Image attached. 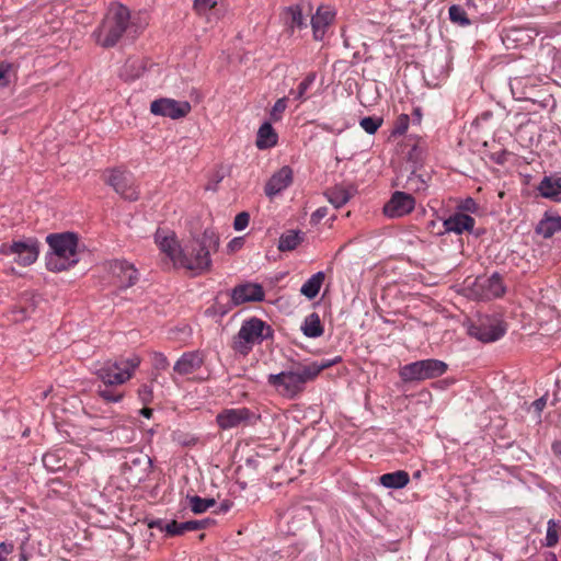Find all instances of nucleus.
Returning a JSON list of instances; mask_svg holds the SVG:
<instances>
[{
	"instance_id": "obj_45",
	"label": "nucleus",
	"mask_w": 561,
	"mask_h": 561,
	"mask_svg": "<svg viewBox=\"0 0 561 561\" xmlns=\"http://www.w3.org/2000/svg\"><path fill=\"white\" fill-rule=\"evenodd\" d=\"M250 221V215L247 211L239 213L233 220V228L237 231L244 230Z\"/></svg>"
},
{
	"instance_id": "obj_46",
	"label": "nucleus",
	"mask_w": 561,
	"mask_h": 561,
	"mask_svg": "<svg viewBox=\"0 0 561 561\" xmlns=\"http://www.w3.org/2000/svg\"><path fill=\"white\" fill-rule=\"evenodd\" d=\"M139 399L144 404H147L152 399V388L149 385H142L138 390Z\"/></svg>"
},
{
	"instance_id": "obj_6",
	"label": "nucleus",
	"mask_w": 561,
	"mask_h": 561,
	"mask_svg": "<svg viewBox=\"0 0 561 561\" xmlns=\"http://www.w3.org/2000/svg\"><path fill=\"white\" fill-rule=\"evenodd\" d=\"M270 336H272L271 327L257 318H252L242 323L234 339L233 348L245 355L253 345L262 343Z\"/></svg>"
},
{
	"instance_id": "obj_25",
	"label": "nucleus",
	"mask_w": 561,
	"mask_h": 561,
	"mask_svg": "<svg viewBox=\"0 0 561 561\" xmlns=\"http://www.w3.org/2000/svg\"><path fill=\"white\" fill-rule=\"evenodd\" d=\"M278 136L270 122H264L256 135V147L259 149H270L277 145Z\"/></svg>"
},
{
	"instance_id": "obj_41",
	"label": "nucleus",
	"mask_w": 561,
	"mask_h": 561,
	"mask_svg": "<svg viewBox=\"0 0 561 561\" xmlns=\"http://www.w3.org/2000/svg\"><path fill=\"white\" fill-rule=\"evenodd\" d=\"M409 124H410V117L409 115L407 114H400L394 124H393V127H392V130H391V135L392 136H401L403 135L408 128H409Z\"/></svg>"
},
{
	"instance_id": "obj_22",
	"label": "nucleus",
	"mask_w": 561,
	"mask_h": 561,
	"mask_svg": "<svg viewBox=\"0 0 561 561\" xmlns=\"http://www.w3.org/2000/svg\"><path fill=\"white\" fill-rule=\"evenodd\" d=\"M476 220L470 215L462 211L455 213L444 220V228L446 232H455L461 234L465 231L471 232L473 230Z\"/></svg>"
},
{
	"instance_id": "obj_3",
	"label": "nucleus",
	"mask_w": 561,
	"mask_h": 561,
	"mask_svg": "<svg viewBox=\"0 0 561 561\" xmlns=\"http://www.w3.org/2000/svg\"><path fill=\"white\" fill-rule=\"evenodd\" d=\"M133 26L128 8L121 3H113L110 5L101 24L93 31L92 37L99 46L111 48Z\"/></svg>"
},
{
	"instance_id": "obj_1",
	"label": "nucleus",
	"mask_w": 561,
	"mask_h": 561,
	"mask_svg": "<svg viewBox=\"0 0 561 561\" xmlns=\"http://www.w3.org/2000/svg\"><path fill=\"white\" fill-rule=\"evenodd\" d=\"M141 359L138 355L116 360H106L95 368V376L100 381L96 393L105 402L117 403L124 398V392L117 386L127 382L139 367Z\"/></svg>"
},
{
	"instance_id": "obj_59",
	"label": "nucleus",
	"mask_w": 561,
	"mask_h": 561,
	"mask_svg": "<svg viewBox=\"0 0 561 561\" xmlns=\"http://www.w3.org/2000/svg\"><path fill=\"white\" fill-rule=\"evenodd\" d=\"M241 245V239L240 238H234L232 239L228 247L231 249V250H234L237 247H240Z\"/></svg>"
},
{
	"instance_id": "obj_18",
	"label": "nucleus",
	"mask_w": 561,
	"mask_h": 561,
	"mask_svg": "<svg viewBox=\"0 0 561 561\" xmlns=\"http://www.w3.org/2000/svg\"><path fill=\"white\" fill-rule=\"evenodd\" d=\"M205 355L201 351L184 352L173 365L174 374L188 376L201 369L204 365Z\"/></svg>"
},
{
	"instance_id": "obj_57",
	"label": "nucleus",
	"mask_w": 561,
	"mask_h": 561,
	"mask_svg": "<svg viewBox=\"0 0 561 561\" xmlns=\"http://www.w3.org/2000/svg\"><path fill=\"white\" fill-rule=\"evenodd\" d=\"M413 122L420 124L422 119V111L420 107H415L412 113Z\"/></svg>"
},
{
	"instance_id": "obj_13",
	"label": "nucleus",
	"mask_w": 561,
	"mask_h": 561,
	"mask_svg": "<svg viewBox=\"0 0 561 561\" xmlns=\"http://www.w3.org/2000/svg\"><path fill=\"white\" fill-rule=\"evenodd\" d=\"M192 111L188 101H178L170 98H160L151 102L150 112L154 116L180 119L187 116Z\"/></svg>"
},
{
	"instance_id": "obj_53",
	"label": "nucleus",
	"mask_w": 561,
	"mask_h": 561,
	"mask_svg": "<svg viewBox=\"0 0 561 561\" xmlns=\"http://www.w3.org/2000/svg\"><path fill=\"white\" fill-rule=\"evenodd\" d=\"M231 507H232V502L230 500H224L219 504V506H218L216 512H218V513H227V512H229L231 510Z\"/></svg>"
},
{
	"instance_id": "obj_29",
	"label": "nucleus",
	"mask_w": 561,
	"mask_h": 561,
	"mask_svg": "<svg viewBox=\"0 0 561 561\" xmlns=\"http://www.w3.org/2000/svg\"><path fill=\"white\" fill-rule=\"evenodd\" d=\"M301 331L305 336L310 339H316L323 334L324 329L317 312H312L305 318Z\"/></svg>"
},
{
	"instance_id": "obj_2",
	"label": "nucleus",
	"mask_w": 561,
	"mask_h": 561,
	"mask_svg": "<svg viewBox=\"0 0 561 561\" xmlns=\"http://www.w3.org/2000/svg\"><path fill=\"white\" fill-rule=\"evenodd\" d=\"M219 248V237L211 228L204 230L201 237L188 241L182 249L179 267L202 272L211 264L210 254Z\"/></svg>"
},
{
	"instance_id": "obj_35",
	"label": "nucleus",
	"mask_w": 561,
	"mask_h": 561,
	"mask_svg": "<svg viewBox=\"0 0 561 561\" xmlns=\"http://www.w3.org/2000/svg\"><path fill=\"white\" fill-rule=\"evenodd\" d=\"M301 242V237L297 231H288L283 233L278 240V250L282 252L291 251L296 249Z\"/></svg>"
},
{
	"instance_id": "obj_24",
	"label": "nucleus",
	"mask_w": 561,
	"mask_h": 561,
	"mask_svg": "<svg viewBox=\"0 0 561 561\" xmlns=\"http://www.w3.org/2000/svg\"><path fill=\"white\" fill-rule=\"evenodd\" d=\"M535 231L545 239L551 238L557 232H561V216L546 213L537 224Z\"/></svg>"
},
{
	"instance_id": "obj_30",
	"label": "nucleus",
	"mask_w": 561,
	"mask_h": 561,
	"mask_svg": "<svg viewBox=\"0 0 561 561\" xmlns=\"http://www.w3.org/2000/svg\"><path fill=\"white\" fill-rule=\"evenodd\" d=\"M325 275L323 272H317L309 277L301 286L300 294L308 299H313L318 296L320 288L323 284Z\"/></svg>"
},
{
	"instance_id": "obj_23",
	"label": "nucleus",
	"mask_w": 561,
	"mask_h": 561,
	"mask_svg": "<svg viewBox=\"0 0 561 561\" xmlns=\"http://www.w3.org/2000/svg\"><path fill=\"white\" fill-rule=\"evenodd\" d=\"M538 191L545 198L561 202V175L545 176L538 186Z\"/></svg>"
},
{
	"instance_id": "obj_43",
	"label": "nucleus",
	"mask_w": 561,
	"mask_h": 561,
	"mask_svg": "<svg viewBox=\"0 0 561 561\" xmlns=\"http://www.w3.org/2000/svg\"><path fill=\"white\" fill-rule=\"evenodd\" d=\"M151 363L156 370L164 371L169 368L170 363L167 356L161 352H153L151 355Z\"/></svg>"
},
{
	"instance_id": "obj_5",
	"label": "nucleus",
	"mask_w": 561,
	"mask_h": 561,
	"mask_svg": "<svg viewBox=\"0 0 561 561\" xmlns=\"http://www.w3.org/2000/svg\"><path fill=\"white\" fill-rule=\"evenodd\" d=\"M309 381L311 379L302 364L267 376V385L288 400L297 399L305 391Z\"/></svg>"
},
{
	"instance_id": "obj_19",
	"label": "nucleus",
	"mask_w": 561,
	"mask_h": 561,
	"mask_svg": "<svg viewBox=\"0 0 561 561\" xmlns=\"http://www.w3.org/2000/svg\"><path fill=\"white\" fill-rule=\"evenodd\" d=\"M264 290L260 284L245 283L236 286L231 291V301L234 306L244 302H256L264 300Z\"/></svg>"
},
{
	"instance_id": "obj_33",
	"label": "nucleus",
	"mask_w": 561,
	"mask_h": 561,
	"mask_svg": "<svg viewBox=\"0 0 561 561\" xmlns=\"http://www.w3.org/2000/svg\"><path fill=\"white\" fill-rule=\"evenodd\" d=\"M342 360L341 356H335L334 358H324L321 360L312 362L310 364H302L307 374L309 375L311 381L318 377V375L331 366L340 363Z\"/></svg>"
},
{
	"instance_id": "obj_9",
	"label": "nucleus",
	"mask_w": 561,
	"mask_h": 561,
	"mask_svg": "<svg viewBox=\"0 0 561 561\" xmlns=\"http://www.w3.org/2000/svg\"><path fill=\"white\" fill-rule=\"evenodd\" d=\"M506 333V327L496 317L481 316L468 324V334L483 343L500 340Z\"/></svg>"
},
{
	"instance_id": "obj_40",
	"label": "nucleus",
	"mask_w": 561,
	"mask_h": 561,
	"mask_svg": "<svg viewBox=\"0 0 561 561\" xmlns=\"http://www.w3.org/2000/svg\"><path fill=\"white\" fill-rule=\"evenodd\" d=\"M382 119L371 116L363 117L359 121V126L369 135H374L381 126Z\"/></svg>"
},
{
	"instance_id": "obj_47",
	"label": "nucleus",
	"mask_w": 561,
	"mask_h": 561,
	"mask_svg": "<svg viewBox=\"0 0 561 561\" xmlns=\"http://www.w3.org/2000/svg\"><path fill=\"white\" fill-rule=\"evenodd\" d=\"M420 139L417 138V141L412 145L411 150L409 151V160L413 162H417L422 159L423 149L419 146Z\"/></svg>"
},
{
	"instance_id": "obj_39",
	"label": "nucleus",
	"mask_w": 561,
	"mask_h": 561,
	"mask_svg": "<svg viewBox=\"0 0 561 561\" xmlns=\"http://www.w3.org/2000/svg\"><path fill=\"white\" fill-rule=\"evenodd\" d=\"M43 465L47 470L53 472L60 470L65 466L62 460L59 457H57L55 453L44 454Z\"/></svg>"
},
{
	"instance_id": "obj_48",
	"label": "nucleus",
	"mask_w": 561,
	"mask_h": 561,
	"mask_svg": "<svg viewBox=\"0 0 561 561\" xmlns=\"http://www.w3.org/2000/svg\"><path fill=\"white\" fill-rule=\"evenodd\" d=\"M328 207H319L317 208L312 214L310 221L312 225H318L327 215H328Z\"/></svg>"
},
{
	"instance_id": "obj_34",
	"label": "nucleus",
	"mask_w": 561,
	"mask_h": 561,
	"mask_svg": "<svg viewBox=\"0 0 561 561\" xmlns=\"http://www.w3.org/2000/svg\"><path fill=\"white\" fill-rule=\"evenodd\" d=\"M317 79L316 72H309L304 80L298 84L297 90H290L289 94L294 95V99L301 102H305L308 96V91L313 85Z\"/></svg>"
},
{
	"instance_id": "obj_64",
	"label": "nucleus",
	"mask_w": 561,
	"mask_h": 561,
	"mask_svg": "<svg viewBox=\"0 0 561 561\" xmlns=\"http://www.w3.org/2000/svg\"><path fill=\"white\" fill-rule=\"evenodd\" d=\"M0 561H5V560L0 556Z\"/></svg>"
},
{
	"instance_id": "obj_51",
	"label": "nucleus",
	"mask_w": 561,
	"mask_h": 561,
	"mask_svg": "<svg viewBox=\"0 0 561 561\" xmlns=\"http://www.w3.org/2000/svg\"><path fill=\"white\" fill-rule=\"evenodd\" d=\"M14 550V545L11 541H2L0 543V556H8Z\"/></svg>"
},
{
	"instance_id": "obj_62",
	"label": "nucleus",
	"mask_w": 561,
	"mask_h": 561,
	"mask_svg": "<svg viewBox=\"0 0 561 561\" xmlns=\"http://www.w3.org/2000/svg\"><path fill=\"white\" fill-rule=\"evenodd\" d=\"M321 128L323 130L333 131V129L329 125H327V124L321 125Z\"/></svg>"
},
{
	"instance_id": "obj_49",
	"label": "nucleus",
	"mask_w": 561,
	"mask_h": 561,
	"mask_svg": "<svg viewBox=\"0 0 561 561\" xmlns=\"http://www.w3.org/2000/svg\"><path fill=\"white\" fill-rule=\"evenodd\" d=\"M11 65L9 64H1L0 65V85L7 87L9 84V79L7 77V73L10 71Z\"/></svg>"
},
{
	"instance_id": "obj_32",
	"label": "nucleus",
	"mask_w": 561,
	"mask_h": 561,
	"mask_svg": "<svg viewBox=\"0 0 561 561\" xmlns=\"http://www.w3.org/2000/svg\"><path fill=\"white\" fill-rule=\"evenodd\" d=\"M328 202L335 208L343 207L350 199L351 193L343 186H334L324 193Z\"/></svg>"
},
{
	"instance_id": "obj_11",
	"label": "nucleus",
	"mask_w": 561,
	"mask_h": 561,
	"mask_svg": "<svg viewBox=\"0 0 561 561\" xmlns=\"http://www.w3.org/2000/svg\"><path fill=\"white\" fill-rule=\"evenodd\" d=\"M104 181L124 199L135 202L139 198L134 176L129 172L122 169H108L104 172Z\"/></svg>"
},
{
	"instance_id": "obj_20",
	"label": "nucleus",
	"mask_w": 561,
	"mask_h": 561,
	"mask_svg": "<svg viewBox=\"0 0 561 561\" xmlns=\"http://www.w3.org/2000/svg\"><path fill=\"white\" fill-rule=\"evenodd\" d=\"M113 274L119 279L122 288H128L133 286L138 279V272L127 261L116 260L111 264Z\"/></svg>"
},
{
	"instance_id": "obj_58",
	"label": "nucleus",
	"mask_w": 561,
	"mask_h": 561,
	"mask_svg": "<svg viewBox=\"0 0 561 561\" xmlns=\"http://www.w3.org/2000/svg\"><path fill=\"white\" fill-rule=\"evenodd\" d=\"M414 181L420 182V185L416 186V190H424L426 187L424 180H422L420 176H411L409 179V182H411V183Z\"/></svg>"
},
{
	"instance_id": "obj_10",
	"label": "nucleus",
	"mask_w": 561,
	"mask_h": 561,
	"mask_svg": "<svg viewBox=\"0 0 561 561\" xmlns=\"http://www.w3.org/2000/svg\"><path fill=\"white\" fill-rule=\"evenodd\" d=\"M0 254L13 256L14 262L21 266H28L36 262L39 254L38 241L34 238L3 243L0 245Z\"/></svg>"
},
{
	"instance_id": "obj_31",
	"label": "nucleus",
	"mask_w": 561,
	"mask_h": 561,
	"mask_svg": "<svg viewBox=\"0 0 561 561\" xmlns=\"http://www.w3.org/2000/svg\"><path fill=\"white\" fill-rule=\"evenodd\" d=\"M286 24L294 31L295 28L301 30L307 27L306 20L302 14L300 5L295 4L285 9Z\"/></svg>"
},
{
	"instance_id": "obj_42",
	"label": "nucleus",
	"mask_w": 561,
	"mask_h": 561,
	"mask_svg": "<svg viewBox=\"0 0 561 561\" xmlns=\"http://www.w3.org/2000/svg\"><path fill=\"white\" fill-rule=\"evenodd\" d=\"M286 107H287V98L284 96V98L278 99L274 103V105H273V107H272V110L270 112L271 118L274 122L280 121L282 116H283V113L285 112Z\"/></svg>"
},
{
	"instance_id": "obj_4",
	"label": "nucleus",
	"mask_w": 561,
	"mask_h": 561,
	"mask_svg": "<svg viewBox=\"0 0 561 561\" xmlns=\"http://www.w3.org/2000/svg\"><path fill=\"white\" fill-rule=\"evenodd\" d=\"M46 242L50 249L45 257L48 271L62 272L79 262L78 237L76 233H50L46 237Z\"/></svg>"
},
{
	"instance_id": "obj_7",
	"label": "nucleus",
	"mask_w": 561,
	"mask_h": 561,
	"mask_svg": "<svg viewBox=\"0 0 561 561\" xmlns=\"http://www.w3.org/2000/svg\"><path fill=\"white\" fill-rule=\"evenodd\" d=\"M448 369V365L436 358L416 360L403 365L399 369V376L404 382L423 381L443 376Z\"/></svg>"
},
{
	"instance_id": "obj_14",
	"label": "nucleus",
	"mask_w": 561,
	"mask_h": 561,
	"mask_svg": "<svg viewBox=\"0 0 561 561\" xmlns=\"http://www.w3.org/2000/svg\"><path fill=\"white\" fill-rule=\"evenodd\" d=\"M473 294L480 300H490L501 297L505 293L503 279L499 273L490 276H479L473 283Z\"/></svg>"
},
{
	"instance_id": "obj_44",
	"label": "nucleus",
	"mask_w": 561,
	"mask_h": 561,
	"mask_svg": "<svg viewBox=\"0 0 561 561\" xmlns=\"http://www.w3.org/2000/svg\"><path fill=\"white\" fill-rule=\"evenodd\" d=\"M218 3V0H194V10L198 14H206L209 10L215 8Z\"/></svg>"
},
{
	"instance_id": "obj_52",
	"label": "nucleus",
	"mask_w": 561,
	"mask_h": 561,
	"mask_svg": "<svg viewBox=\"0 0 561 561\" xmlns=\"http://www.w3.org/2000/svg\"><path fill=\"white\" fill-rule=\"evenodd\" d=\"M165 526H168V523H165L162 519H154L149 523L150 528H156V529H159L160 531H164V533H165Z\"/></svg>"
},
{
	"instance_id": "obj_61",
	"label": "nucleus",
	"mask_w": 561,
	"mask_h": 561,
	"mask_svg": "<svg viewBox=\"0 0 561 561\" xmlns=\"http://www.w3.org/2000/svg\"><path fill=\"white\" fill-rule=\"evenodd\" d=\"M546 561H558V560H557L556 554H554V553H551V554L546 559Z\"/></svg>"
},
{
	"instance_id": "obj_54",
	"label": "nucleus",
	"mask_w": 561,
	"mask_h": 561,
	"mask_svg": "<svg viewBox=\"0 0 561 561\" xmlns=\"http://www.w3.org/2000/svg\"><path fill=\"white\" fill-rule=\"evenodd\" d=\"M506 156H507V152L505 150L499 152V153H494L492 156V159L494 162H496L497 164H503L506 162Z\"/></svg>"
},
{
	"instance_id": "obj_12",
	"label": "nucleus",
	"mask_w": 561,
	"mask_h": 561,
	"mask_svg": "<svg viewBox=\"0 0 561 561\" xmlns=\"http://www.w3.org/2000/svg\"><path fill=\"white\" fill-rule=\"evenodd\" d=\"M260 420V415L249 408L224 409L216 415V423L222 431L239 426L253 425Z\"/></svg>"
},
{
	"instance_id": "obj_27",
	"label": "nucleus",
	"mask_w": 561,
	"mask_h": 561,
	"mask_svg": "<svg viewBox=\"0 0 561 561\" xmlns=\"http://www.w3.org/2000/svg\"><path fill=\"white\" fill-rule=\"evenodd\" d=\"M206 520H187L179 523L176 520L168 522L165 534L168 536H180L187 531L198 530L205 527Z\"/></svg>"
},
{
	"instance_id": "obj_26",
	"label": "nucleus",
	"mask_w": 561,
	"mask_h": 561,
	"mask_svg": "<svg viewBox=\"0 0 561 561\" xmlns=\"http://www.w3.org/2000/svg\"><path fill=\"white\" fill-rule=\"evenodd\" d=\"M410 482V476L404 470H398L389 473H385L379 477V483L387 489H403Z\"/></svg>"
},
{
	"instance_id": "obj_63",
	"label": "nucleus",
	"mask_w": 561,
	"mask_h": 561,
	"mask_svg": "<svg viewBox=\"0 0 561 561\" xmlns=\"http://www.w3.org/2000/svg\"><path fill=\"white\" fill-rule=\"evenodd\" d=\"M182 444H183V445H190V444H191V442H183Z\"/></svg>"
},
{
	"instance_id": "obj_56",
	"label": "nucleus",
	"mask_w": 561,
	"mask_h": 561,
	"mask_svg": "<svg viewBox=\"0 0 561 561\" xmlns=\"http://www.w3.org/2000/svg\"><path fill=\"white\" fill-rule=\"evenodd\" d=\"M533 407L536 411L541 412L543 408L546 407V398L541 397L534 401Z\"/></svg>"
},
{
	"instance_id": "obj_15",
	"label": "nucleus",
	"mask_w": 561,
	"mask_h": 561,
	"mask_svg": "<svg viewBox=\"0 0 561 561\" xmlns=\"http://www.w3.org/2000/svg\"><path fill=\"white\" fill-rule=\"evenodd\" d=\"M415 207V199L411 194L397 191L383 206V214L389 218H400L410 214Z\"/></svg>"
},
{
	"instance_id": "obj_16",
	"label": "nucleus",
	"mask_w": 561,
	"mask_h": 561,
	"mask_svg": "<svg viewBox=\"0 0 561 561\" xmlns=\"http://www.w3.org/2000/svg\"><path fill=\"white\" fill-rule=\"evenodd\" d=\"M154 241L160 251L179 267L183 248L179 244L175 233L173 231L159 228L154 233Z\"/></svg>"
},
{
	"instance_id": "obj_55",
	"label": "nucleus",
	"mask_w": 561,
	"mask_h": 561,
	"mask_svg": "<svg viewBox=\"0 0 561 561\" xmlns=\"http://www.w3.org/2000/svg\"><path fill=\"white\" fill-rule=\"evenodd\" d=\"M13 312L16 313V316L14 317L15 321H22L28 317L27 310L23 308L15 309Z\"/></svg>"
},
{
	"instance_id": "obj_37",
	"label": "nucleus",
	"mask_w": 561,
	"mask_h": 561,
	"mask_svg": "<svg viewBox=\"0 0 561 561\" xmlns=\"http://www.w3.org/2000/svg\"><path fill=\"white\" fill-rule=\"evenodd\" d=\"M560 524L559 522L554 519H550L547 523V533H546V546L547 547H554L559 541V531H560Z\"/></svg>"
},
{
	"instance_id": "obj_28",
	"label": "nucleus",
	"mask_w": 561,
	"mask_h": 561,
	"mask_svg": "<svg viewBox=\"0 0 561 561\" xmlns=\"http://www.w3.org/2000/svg\"><path fill=\"white\" fill-rule=\"evenodd\" d=\"M146 71V62L141 58H128L121 69L119 76L125 80H136Z\"/></svg>"
},
{
	"instance_id": "obj_50",
	"label": "nucleus",
	"mask_w": 561,
	"mask_h": 561,
	"mask_svg": "<svg viewBox=\"0 0 561 561\" xmlns=\"http://www.w3.org/2000/svg\"><path fill=\"white\" fill-rule=\"evenodd\" d=\"M459 208L465 211L476 213L478 209V205L473 198L468 197L463 201Z\"/></svg>"
},
{
	"instance_id": "obj_17",
	"label": "nucleus",
	"mask_w": 561,
	"mask_h": 561,
	"mask_svg": "<svg viewBox=\"0 0 561 561\" xmlns=\"http://www.w3.org/2000/svg\"><path fill=\"white\" fill-rule=\"evenodd\" d=\"M293 179L294 172L291 168L288 165L282 167L266 182L264 187L265 195L268 198H274L293 183Z\"/></svg>"
},
{
	"instance_id": "obj_38",
	"label": "nucleus",
	"mask_w": 561,
	"mask_h": 561,
	"mask_svg": "<svg viewBox=\"0 0 561 561\" xmlns=\"http://www.w3.org/2000/svg\"><path fill=\"white\" fill-rule=\"evenodd\" d=\"M449 19L451 22L461 26H467L470 24V20L468 19L465 9L457 4H454L449 8Z\"/></svg>"
},
{
	"instance_id": "obj_60",
	"label": "nucleus",
	"mask_w": 561,
	"mask_h": 561,
	"mask_svg": "<svg viewBox=\"0 0 561 561\" xmlns=\"http://www.w3.org/2000/svg\"><path fill=\"white\" fill-rule=\"evenodd\" d=\"M140 414L147 419H150L152 415V410L149 408H144L140 410Z\"/></svg>"
},
{
	"instance_id": "obj_21",
	"label": "nucleus",
	"mask_w": 561,
	"mask_h": 561,
	"mask_svg": "<svg viewBox=\"0 0 561 561\" xmlns=\"http://www.w3.org/2000/svg\"><path fill=\"white\" fill-rule=\"evenodd\" d=\"M334 12L328 7H319L311 18L312 33L316 41H322L327 27L333 22Z\"/></svg>"
},
{
	"instance_id": "obj_8",
	"label": "nucleus",
	"mask_w": 561,
	"mask_h": 561,
	"mask_svg": "<svg viewBox=\"0 0 561 561\" xmlns=\"http://www.w3.org/2000/svg\"><path fill=\"white\" fill-rule=\"evenodd\" d=\"M152 469V460L148 455L139 451L128 450L122 466V473L131 486L145 482Z\"/></svg>"
},
{
	"instance_id": "obj_36",
	"label": "nucleus",
	"mask_w": 561,
	"mask_h": 561,
	"mask_svg": "<svg viewBox=\"0 0 561 561\" xmlns=\"http://www.w3.org/2000/svg\"><path fill=\"white\" fill-rule=\"evenodd\" d=\"M187 500L191 511L195 514H202L216 504L214 499H203L198 495L187 496Z\"/></svg>"
}]
</instances>
